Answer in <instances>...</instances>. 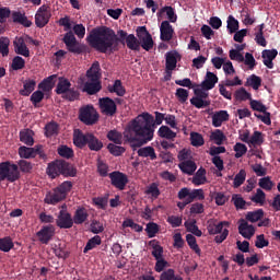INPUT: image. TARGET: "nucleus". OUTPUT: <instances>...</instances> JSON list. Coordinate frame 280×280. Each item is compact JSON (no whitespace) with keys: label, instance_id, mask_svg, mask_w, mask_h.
Wrapping results in <instances>:
<instances>
[{"label":"nucleus","instance_id":"obj_1","mask_svg":"<svg viewBox=\"0 0 280 280\" xmlns=\"http://www.w3.org/2000/svg\"><path fill=\"white\" fill-rule=\"evenodd\" d=\"M86 40L90 47L100 54H115V51H119V43L122 45L126 43L131 51H141V43L135 34L128 35V32L119 30L117 36V33L108 26L93 28Z\"/></svg>","mask_w":280,"mask_h":280},{"label":"nucleus","instance_id":"obj_2","mask_svg":"<svg viewBox=\"0 0 280 280\" xmlns=\"http://www.w3.org/2000/svg\"><path fill=\"white\" fill-rule=\"evenodd\" d=\"M165 121V114L155 112L154 116L143 113L131 121L129 131L125 135L131 148H141L154 139V126H161Z\"/></svg>","mask_w":280,"mask_h":280},{"label":"nucleus","instance_id":"obj_3","mask_svg":"<svg viewBox=\"0 0 280 280\" xmlns=\"http://www.w3.org/2000/svg\"><path fill=\"white\" fill-rule=\"evenodd\" d=\"M47 174L50 178H57L60 174L66 178H73L78 174V170L65 160H57L48 164Z\"/></svg>","mask_w":280,"mask_h":280},{"label":"nucleus","instance_id":"obj_4","mask_svg":"<svg viewBox=\"0 0 280 280\" xmlns=\"http://www.w3.org/2000/svg\"><path fill=\"white\" fill-rule=\"evenodd\" d=\"M73 189V183L66 180L56 187L52 191L48 192L44 199L46 205H58L61 200L67 198V194Z\"/></svg>","mask_w":280,"mask_h":280},{"label":"nucleus","instance_id":"obj_5","mask_svg":"<svg viewBox=\"0 0 280 280\" xmlns=\"http://www.w3.org/2000/svg\"><path fill=\"white\" fill-rule=\"evenodd\" d=\"M19 178H21L19 165L12 164L8 161L0 163V183L3 180H8L9 183H16Z\"/></svg>","mask_w":280,"mask_h":280},{"label":"nucleus","instance_id":"obj_6","mask_svg":"<svg viewBox=\"0 0 280 280\" xmlns=\"http://www.w3.org/2000/svg\"><path fill=\"white\" fill-rule=\"evenodd\" d=\"M79 119L85 126H94L100 119V114H97L93 105H85L79 109Z\"/></svg>","mask_w":280,"mask_h":280},{"label":"nucleus","instance_id":"obj_7","mask_svg":"<svg viewBox=\"0 0 280 280\" xmlns=\"http://www.w3.org/2000/svg\"><path fill=\"white\" fill-rule=\"evenodd\" d=\"M224 226H229V222L221 221L218 224L210 223L207 228L209 235H217L214 237V242L217 244H222V242H224V240H226V237H229V231L226 229H224ZM219 233H221V234L218 235Z\"/></svg>","mask_w":280,"mask_h":280},{"label":"nucleus","instance_id":"obj_8","mask_svg":"<svg viewBox=\"0 0 280 280\" xmlns=\"http://www.w3.org/2000/svg\"><path fill=\"white\" fill-rule=\"evenodd\" d=\"M137 37L140 43V47L144 49V51H151L154 48V39H152V35L148 32L145 26H139L136 30Z\"/></svg>","mask_w":280,"mask_h":280},{"label":"nucleus","instance_id":"obj_9","mask_svg":"<svg viewBox=\"0 0 280 280\" xmlns=\"http://www.w3.org/2000/svg\"><path fill=\"white\" fill-rule=\"evenodd\" d=\"M98 106L102 115H106V117L117 115V103L108 96L98 98Z\"/></svg>","mask_w":280,"mask_h":280},{"label":"nucleus","instance_id":"obj_10","mask_svg":"<svg viewBox=\"0 0 280 280\" xmlns=\"http://www.w3.org/2000/svg\"><path fill=\"white\" fill-rule=\"evenodd\" d=\"M49 19H51V10L49 5L43 4L38 8L36 14H35V25L36 27H45L49 23Z\"/></svg>","mask_w":280,"mask_h":280},{"label":"nucleus","instance_id":"obj_11","mask_svg":"<svg viewBox=\"0 0 280 280\" xmlns=\"http://www.w3.org/2000/svg\"><path fill=\"white\" fill-rule=\"evenodd\" d=\"M108 176L113 187L119 189V191H124L126 189V186L128 185V175L119 171H114L109 173Z\"/></svg>","mask_w":280,"mask_h":280},{"label":"nucleus","instance_id":"obj_12","mask_svg":"<svg viewBox=\"0 0 280 280\" xmlns=\"http://www.w3.org/2000/svg\"><path fill=\"white\" fill-rule=\"evenodd\" d=\"M56 235V228L54 225H44L42 229L36 233V237L40 244H49L54 240Z\"/></svg>","mask_w":280,"mask_h":280},{"label":"nucleus","instance_id":"obj_13","mask_svg":"<svg viewBox=\"0 0 280 280\" xmlns=\"http://www.w3.org/2000/svg\"><path fill=\"white\" fill-rule=\"evenodd\" d=\"M56 225L59 229H72L73 228V217H71V213H69V211L62 209L59 211V213L57 215Z\"/></svg>","mask_w":280,"mask_h":280},{"label":"nucleus","instance_id":"obj_14","mask_svg":"<svg viewBox=\"0 0 280 280\" xmlns=\"http://www.w3.org/2000/svg\"><path fill=\"white\" fill-rule=\"evenodd\" d=\"M19 154L21 159H35L37 154L43 156V145H35L34 148L20 147Z\"/></svg>","mask_w":280,"mask_h":280},{"label":"nucleus","instance_id":"obj_15","mask_svg":"<svg viewBox=\"0 0 280 280\" xmlns=\"http://www.w3.org/2000/svg\"><path fill=\"white\" fill-rule=\"evenodd\" d=\"M279 56V51L275 48L272 49H265L261 51V58H262V63L267 69H275V58Z\"/></svg>","mask_w":280,"mask_h":280},{"label":"nucleus","instance_id":"obj_16","mask_svg":"<svg viewBox=\"0 0 280 280\" xmlns=\"http://www.w3.org/2000/svg\"><path fill=\"white\" fill-rule=\"evenodd\" d=\"M160 38L164 43H170L174 38V27L170 24V21H163L160 26Z\"/></svg>","mask_w":280,"mask_h":280},{"label":"nucleus","instance_id":"obj_17","mask_svg":"<svg viewBox=\"0 0 280 280\" xmlns=\"http://www.w3.org/2000/svg\"><path fill=\"white\" fill-rule=\"evenodd\" d=\"M13 47L18 56H24V58H30V48H27V44H25V38L15 37V39L13 40Z\"/></svg>","mask_w":280,"mask_h":280},{"label":"nucleus","instance_id":"obj_18","mask_svg":"<svg viewBox=\"0 0 280 280\" xmlns=\"http://www.w3.org/2000/svg\"><path fill=\"white\" fill-rule=\"evenodd\" d=\"M238 233L242 235V237H245V240H250L253 235H255V228L244 219L240 220V225H238Z\"/></svg>","mask_w":280,"mask_h":280},{"label":"nucleus","instance_id":"obj_19","mask_svg":"<svg viewBox=\"0 0 280 280\" xmlns=\"http://www.w3.org/2000/svg\"><path fill=\"white\" fill-rule=\"evenodd\" d=\"M89 221V210L84 207H78L72 217L73 224L80 225Z\"/></svg>","mask_w":280,"mask_h":280},{"label":"nucleus","instance_id":"obj_20","mask_svg":"<svg viewBox=\"0 0 280 280\" xmlns=\"http://www.w3.org/2000/svg\"><path fill=\"white\" fill-rule=\"evenodd\" d=\"M215 84H218V75L208 71L205 80L201 82V89H203V91H211V89H215Z\"/></svg>","mask_w":280,"mask_h":280},{"label":"nucleus","instance_id":"obj_21","mask_svg":"<svg viewBox=\"0 0 280 280\" xmlns=\"http://www.w3.org/2000/svg\"><path fill=\"white\" fill-rule=\"evenodd\" d=\"M89 135L90 133L84 135L82 131H80V129L74 130V135H73L74 145L82 150V148H84L89 143Z\"/></svg>","mask_w":280,"mask_h":280},{"label":"nucleus","instance_id":"obj_22","mask_svg":"<svg viewBox=\"0 0 280 280\" xmlns=\"http://www.w3.org/2000/svg\"><path fill=\"white\" fill-rule=\"evenodd\" d=\"M100 71H102V68L100 67V61H94L91 68L86 71V77L89 78V80H91V82H97V80L102 78V73H100Z\"/></svg>","mask_w":280,"mask_h":280},{"label":"nucleus","instance_id":"obj_23","mask_svg":"<svg viewBox=\"0 0 280 280\" xmlns=\"http://www.w3.org/2000/svg\"><path fill=\"white\" fill-rule=\"evenodd\" d=\"M165 58H166V63H165L166 71H174V69H176V65H178V58H180V55L176 51L166 52Z\"/></svg>","mask_w":280,"mask_h":280},{"label":"nucleus","instance_id":"obj_24","mask_svg":"<svg viewBox=\"0 0 280 280\" xmlns=\"http://www.w3.org/2000/svg\"><path fill=\"white\" fill-rule=\"evenodd\" d=\"M178 167L183 174H187L188 176H194V173L196 170H198V166L196 165V162L191 160H186L184 162H180L178 164Z\"/></svg>","mask_w":280,"mask_h":280},{"label":"nucleus","instance_id":"obj_25","mask_svg":"<svg viewBox=\"0 0 280 280\" xmlns=\"http://www.w3.org/2000/svg\"><path fill=\"white\" fill-rule=\"evenodd\" d=\"M224 121H229V112L219 110L212 115V126L214 128H220Z\"/></svg>","mask_w":280,"mask_h":280},{"label":"nucleus","instance_id":"obj_26","mask_svg":"<svg viewBox=\"0 0 280 280\" xmlns=\"http://www.w3.org/2000/svg\"><path fill=\"white\" fill-rule=\"evenodd\" d=\"M100 91H102V82L100 80L84 83L83 92L88 93V95H95Z\"/></svg>","mask_w":280,"mask_h":280},{"label":"nucleus","instance_id":"obj_27","mask_svg":"<svg viewBox=\"0 0 280 280\" xmlns=\"http://www.w3.org/2000/svg\"><path fill=\"white\" fill-rule=\"evenodd\" d=\"M36 89V80L34 79H27L23 82V89L20 90V95L23 97H30L32 93H34V90Z\"/></svg>","mask_w":280,"mask_h":280},{"label":"nucleus","instance_id":"obj_28","mask_svg":"<svg viewBox=\"0 0 280 280\" xmlns=\"http://www.w3.org/2000/svg\"><path fill=\"white\" fill-rule=\"evenodd\" d=\"M88 148L92 152H100V150L104 148V142H102V140H98L97 137H95L93 133H89Z\"/></svg>","mask_w":280,"mask_h":280},{"label":"nucleus","instance_id":"obj_29","mask_svg":"<svg viewBox=\"0 0 280 280\" xmlns=\"http://www.w3.org/2000/svg\"><path fill=\"white\" fill-rule=\"evenodd\" d=\"M12 21L13 23H19V25H23V27H32V21H30L25 13H21V11L12 12Z\"/></svg>","mask_w":280,"mask_h":280},{"label":"nucleus","instance_id":"obj_30","mask_svg":"<svg viewBox=\"0 0 280 280\" xmlns=\"http://www.w3.org/2000/svg\"><path fill=\"white\" fill-rule=\"evenodd\" d=\"M138 156L156 161V151L152 147H143L138 150Z\"/></svg>","mask_w":280,"mask_h":280},{"label":"nucleus","instance_id":"obj_31","mask_svg":"<svg viewBox=\"0 0 280 280\" xmlns=\"http://www.w3.org/2000/svg\"><path fill=\"white\" fill-rule=\"evenodd\" d=\"M149 246L152 247L151 255L154 257V259H161L163 258V246H161V243L156 240H152L149 242Z\"/></svg>","mask_w":280,"mask_h":280},{"label":"nucleus","instance_id":"obj_32","mask_svg":"<svg viewBox=\"0 0 280 280\" xmlns=\"http://www.w3.org/2000/svg\"><path fill=\"white\" fill-rule=\"evenodd\" d=\"M167 15V19L171 23H176L178 16L176 15V12L174 11V8L172 7H163L162 9H160V11L158 12V19H161V16H163V14Z\"/></svg>","mask_w":280,"mask_h":280},{"label":"nucleus","instance_id":"obj_33","mask_svg":"<svg viewBox=\"0 0 280 280\" xmlns=\"http://www.w3.org/2000/svg\"><path fill=\"white\" fill-rule=\"evenodd\" d=\"M158 136L161 137V139H167L168 141H174L176 139V132L171 130L167 126H162L158 130Z\"/></svg>","mask_w":280,"mask_h":280},{"label":"nucleus","instance_id":"obj_34","mask_svg":"<svg viewBox=\"0 0 280 280\" xmlns=\"http://www.w3.org/2000/svg\"><path fill=\"white\" fill-rule=\"evenodd\" d=\"M60 132V126L56 121H50L45 126V137L51 138L58 136Z\"/></svg>","mask_w":280,"mask_h":280},{"label":"nucleus","instance_id":"obj_35","mask_svg":"<svg viewBox=\"0 0 280 280\" xmlns=\"http://www.w3.org/2000/svg\"><path fill=\"white\" fill-rule=\"evenodd\" d=\"M71 89V81L68 79H59V82L56 88L57 95H63Z\"/></svg>","mask_w":280,"mask_h":280},{"label":"nucleus","instance_id":"obj_36","mask_svg":"<svg viewBox=\"0 0 280 280\" xmlns=\"http://www.w3.org/2000/svg\"><path fill=\"white\" fill-rule=\"evenodd\" d=\"M58 78V75L52 74L46 79H44L39 84H38V89H40L42 91H51V89H54L56 81L55 79Z\"/></svg>","mask_w":280,"mask_h":280},{"label":"nucleus","instance_id":"obj_37","mask_svg":"<svg viewBox=\"0 0 280 280\" xmlns=\"http://www.w3.org/2000/svg\"><path fill=\"white\" fill-rule=\"evenodd\" d=\"M205 183H207V170L200 167L192 177V184L200 186L205 185Z\"/></svg>","mask_w":280,"mask_h":280},{"label":"nucleus","instance_id":"obj_38","mask_svg":"<svg viewBox=\"0 0 280 280\" xmlns=\"http://www.w3.org/2000/svg\"><path fill=\"white\" fill-rule=\"evenodd\" d=\"M34 132L30 129H24L20 131V141L25 143V145H34Z\"/></svg>","mask_w":280,"mask_h":280},{"label":"nucleus","instance_id":"obj_39","mask_svg":"<svg viewBox=\"0 0 280 280\" xmlns=\"http://www.w3.org/2000/svg\"><path fill=\"white\" fill-rule=\"evenodd\" d=\"M245 86H252L254 91H259V88L261 86V77H258L257 74L249 75L245 82Z\"/></svg>","mask_w":280,"mask_h":280},{"label":"nucleus","instance_id":"obj_40","mask_svg":"<svg viewBox=\"0 0 280 280\" xmlns=\"http://www.w3.org/2000/svg\"><path fill=\"white\" fill-rule=\"evenodd\" d=\"M14 248V241H12V237L4 236L0 238V250L2 253H10Z\"/></svg>","mask_w":280,"mask_h":280},{"label":"nucleus","instance_id":"obj_41","mask_svg":"<svg viewBox=\"0 0 280 280\" xmlns=\"http://www.w3.org/2000/svg\"><path fill=\"white\" fill-rule=\"evenodd\" d=\"M109 93H116L118 97H124L126 95V88L121 84V80H116L114 86H108Z\"/></svg>","mask_w":280,"mask_h":280},{"label":"nucleus","instance_id":"obj_42","mask_svg":"<svg viewBox=\"0 0 280 280\" xmlns=\"http://www.w3.org/2000/svg\"><path fill=\"white\" fill-rule=\"evenodd\" d=\"M102 245V236L95 235L90 238L83 249V253L86 254L89 250H93V248H97V246Z\"/></svg>","mask_w":280,"mask_h":280},{"label":"nucleus","instance_id":"obj_43","mask_svg":"<svg viewBox=\"0 0 280 280\" xmlns=\"http://www.w3.org/2000/svg\"><path fill=\"white\" fill-rule=\"evenodd\" d=\"M252 202L259 205V207H264L266 205V192L261 188L256 190V194L250 197Z\"/></svg>","mask_w":280,"mask_h":280},{"label":"nucleus","instance_id":"obj_44","mask_svg":"<svg viewBox=\"0 0 280 280\" xmlns=\"http://www.w3.org/2000/svg\"><path fill=\"white\" fill-rule=\"evenodd\" d=\"M235 100L237 102H246V100H253V94L248 93L245 88H240L234 93Z\"/></svg>","mask_w":280,"mask_h":280},{"label":"nucleus","instance_id":"obj_45","mask_svg":"<svg viewBox=\"0 0 280 280\" xmlns=\"http://www.w3.org/2000/svg\"><path fill=\"white\" fill-rule=\"evenodd\" d=\"M246 220L247 222H259V220H261V218H264V209H258L256 211H249L246 214Z\"/></svg>","mask_w":280,"mask_h":280},{"label":"nucleus","instance_id":"obj_46","mask_svg":"<svg viewBox=\"0 0 280 280\" xmlns=\"http://www.w3.org/2000/svg\"><path fill=\"white\" fill-rule=\"evenodd\" d=\"M184 226L187 229L189 233H192V235H196V237H202V231L198 229V225H196V220L194 221H186L184 223Z\"/></svg>","mask_w":280,"mask_h":280},{"label":"nucleus","instance_id":"obj_47","mask_svg":"<svg viewBox=\"0 0 280 280\" xmlns=\"http://www.w3.org/2000/svg\"><path fill=\"white\" fill-rule=\"evenodd\" d=\"M58 154L61 159H73V156H75V153L73 152L72 148H69L65 144H62L59 149H58Z\"/></svg>","mask_w":280,"mask_h":280},{"label":"nucleus","instance_id":"obj_48","mask_svg":"<svg viewBox=\"0 0 280 280\" xmlns=\"http://www.w3.org/2000/svg\"><path fill=\"white\" fill-rule=\"evenodd\" d=\"M258 185L259 188L265 189V191H272V188L275 187V183L270 179V176L260 178Z\"/></svg>","mask_w":280,"mask_h":280},{"label":"nucleus","instance_id":"obj_49","mask_svg":"<svg viewBox=\"0 0 280 280\" xmlns=\"http://www.w3.org/2000/svg\"><path fill=\"white\" fill-rule=\"evenodd\" d=\"M186 242H187L189 248H191V250H194L196 253V255H200V253H201L200 246H198L196 236H194V234H187Z\"/></svg>","mask_w":280,"mask_h":280},{"label":"nucleus","instance_id":"obj_50","mask_svg":"<svg viewBox=\"0 0 280 280\" xmlns=\"http://www.w3.org/2000/svg\"><path fill=\"white\" fill-rule=\"evenodd\" d=\"M107 139L108 141H113L116 145H121L122 143L121 133L115 129L107 132Z\"/></svg>","mask_w":280,"mask_h":280},{"label":"nucleus","instance_id":"obj_51","mask_svg":"<svg viewBox=\"0 0 280 280\" xmlns=\"http://www.w3.org/2000/svg\"><path fill=\"white\" fill-rule=\"evenodd\" d=\"M246 180V171L241 170L234 177L233 187L237 189L238 187H242Z\"/></svg>","mask_w":280,"mask_h":280},{"label":"nucleus","instance_id":"obj_52","mask_svg":"<svg viewBox=\"0 0 280 280\" xmlns=\"http://www.w3.org/2000/svg\"><path fill=\"white\" fill-rule=\"evenodd\" d=\"M190 142H191V145H194V148H200L205 145V138H202V135L198 132H191Z\"/></svg>","mask_w":280,"mask_h":280},{"label":"nucleus","instance_id":"obj_53","mask_svg":"<svg viewBox=\"0 0 280 280\" xmlns=\"http://www.w3.org/2000/svg\"><path fill=\"white\" fill-rule=\"evenodd\" d=\"M233 150L235 152V159H242L248 152V147L242 142H236Z\"/></svg>","mask_w":280,"mask_h":280},{"label":"nucleus","instance_id":"obj_54","mask_svg":"<svg viewBox=\"0 0 280 280\" xmlns=\"http://www.w3.org/2000/svg\"><path fill=\"white\" fill-rule=\"evenodd\" d=\"M190 104L195 106V108H207L208 106H211V101L198 98V96H195L190 98Z\"/></svg>","mask_w":280,"mask_h":280},{"label":"nucleus","instance_id":"obj_55","mask_svg":"<svg viewBox=\"0 0 280 280\" xmlns=\"http://www.w3.org/2000/svg\"><path fill=\"white\" fill-rule=\"evenodd\" d=\"M11 69H13V71H21V69H25V59L21 56H15L12 59Z\"/></svg>","mask_w":280,"mask_h":280},{"label":"nucleus","instance_id":"obj_56","mask_svg":"<svg viewBox=\"0 0 280 280\" xmlns=\"http://www.w3.org/2000/svg\"><path fill=\"white\" fill-rule=\"evenodd\" d=\"M211 139L217 145H222V143H224V141L226 140V136H224V132H222V130L217 129L211 133Z\"/></svg>","mask_w":280,"mask_h":280},{"label":"nucleus","instance_id":"obj_57","mask_svg":"<svg viewBox=\"0 0 280 280\" xmlns=\"http://www.w3.org/2000/svg\"><path fill=\"white\" fill-rule=\"evenodd\" d=\"M62 98L68 100V102H75V100H80V91L75 88H70Z\"/></svg>","mask_w":280,"mask_h":280},{"label":"nucleus","instance_id":"obj_58","mask_svg":"<svg viewBox=\"0 0 280 280\" xmlns=\"http://www.w3.org/2000/svg\"><path fill=\"white\" fill-rule=\"evenodd\" d=\"M240 30V21H237L233 15L228 18V31L230 34H235Z\"/></svg>","mask_w":280,"mask_h":280},{"label":"nucleus","instance_id":"obj_59","mask_svg":"<svg viewBox=\"0 0 280 280\" xmlns=\"http://www.w3.org/2000/svg\"><path fill=\"white\" fill-rule=\"evenodd\" d=\"M0 54L5 58L10 54V38L0 37Z\"/></svg>","mask_w":280,"mask_h":280},{"label":"nucleus","instance_id":"obj_60","mask_svg":"<svg viewBox=\"0 0 280 280\" xmlns=\"http://www.w3.org/2000/svg\"><path fill=\"white\" fill-rule=\"evenodd\" d=\"M249 106L252 110H255L257 113H266V110H268V107H266V105H264L261 101H257L253 98L249 101Z\"/></svg>","mask_w":280,"mask_h":280},{"label":"nucleus","instance_id":"obj_61","mask_svg":"<svg viewBox=\"0 0 280 280\" xmlns=\"http://www.w3.org/2000/svg\"><path fill=\"white\" fill-rule=\"evenodd\" d=\"M90 231L94 235H100V233H104V223L93 220L90 224Z\"/></svg>","mask_w":280,"mask_h":280},{"label":"nucleus","instance_id":"obj_62","mask_svg":"<svg viewBox=\"0 0 280 280\" xmlns=\"http://www.w3.org/2000/svg\"><path fill=\"white\" fill-rule=\"evenodd\" d=\"M175 96L177 97L180 104H185L187 100H189V91L183 88H178L175 92Z\"/></svg>","mask_w":280,"mask_h":280},{"label":"nucleus","instance_id":"obj_63","mask_svg":"<svg viewBox=\"0 0 280 280\" xmlns=\"http://www.w3.org/2000/svg\"><path fill=\"white\" fill-rule=\"evenodd\" d=\"M107 150L113 154V156H121L126 149L124 147H119L117 144L109 143L107 145Z\"/></svg>","mask_w":280,"mask_h":280},{"label":"nucleus","instance_id":"obj_64","mask_svg":"<svg viewBox=\"0 0 280 280\" xmlns=\"http://www.w3.org/2000/svg\"><path fill=\"white\" fill-rule=\"evenodd\" d=\"M145 232L148 237H156V233H159V224L154 222H150L147 224Z\"/></svg>","mask_w":280,"mask_h":280}]
</instances>
